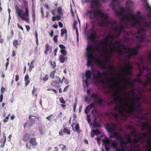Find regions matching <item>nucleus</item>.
<instances>
[{
    "label": "nucleus",
    "instance_id": "nucleus-1",
    "mask_svg": "<svg viewBox=\"0 0 151 151\" xmlns=\"http://www.w3.org/2000/svg\"><path fill=\"white\" fill-rule=\"evenodd\" d=\"M91 3L90 10H87L85 13L86 15L90 19H94L98 17H101L106 19L108 18V14L106 13L101 12L100 10L96 11L95 9L94 4L96 7L99 4L98 0H92L90 1Z\"/></svg>",
    "mask_w": 151,
    "mask_h": 151
},
{
    "label": "nucleus",
    "instance_id": "nucleus-2",
    "mask_svg": "<svg viewBox=\"0 0 151 151\" xmlns=\"http://www.w3.org/2000/svg\"><path fill=\"white\" fill-rule=\"evenodd\" d=\"M87 56L88 60L87 62V65L89 66L93 65V63L91 60L95 61L96 63L99 64L100 68L102 69L106 68V66L104 63L102 62L101 59L99 58L94 56V48L92 45H88L87 48Z\"/></svg>",
    "mask_w": 151,
    "mask_h": 151
},
{
    "label": "nucleus",
    "instance_id": "nucleus-3",
    "mask_svg": "<svg viewBox=\"0 0 151 151\" xmlns=\"http://www.w3.org/2000/svg\"><path fill=\"white\" fill-rule=\"evenodd\" d=\"M142 16L141 15V12L138 11L136 13V15L134 14L131 13L129 14H124V17L127 20H133V21L131 23V26L134 27L137 24H140V21L139 19H141Z\"/></svg>",
    "mask_w": 151,
    "mask_h": 151
},
{
    "label": "nucleus",
    "instance_id": "nucleus-4",
    "mask_svg": "<svg viewBox=\"0 0 151 151\" xmlns=\"http://www.w3.org/2000/svg\"><path fill=\"white\" fill-rule=\"evenodd\" d=\"M117 124L116 123H107L105 126V128L107 130L108 132L111 133L114 132L113 134H111L109 136L110 138H116L117 140H119L121 136L119 135L118 133L115 132V128L117 126Z\"/></svg>",
    "mask_w": 151,
    "mask_h": 151
},
{
    "label": "nucleus",
    "instance_id": "nucleus-5",
    "mask_svg": "<svg viewBox=\"0 0 151 151\" xmlns=\"http://www.w3.org/2000/svg\"><path fill=\"white\" fill-rule=\"evenodd\" d=\"M107 81L109 83H112L113 84H115V87H118V90L115 91L112 95L115 96L114 98V101H116L117 100H126V99L125 98L121 97L119 96V94L120 93V92L122 91L123 89L127 88V86H124L122 88H119L118 84L115 83V80L114 78H113L112 79H108Z\"/></svg>",
    "mask_w": 151,
    "mask_h": 151
},
{
    "label": "nucleus",
    "instance_id": "nucleus-6",
    "mask_svg": "<svg viewBox=\"0 0 151 151\" xmlns=\"http://www.w3.org/2000/svg\"><path fill=\"white\" fill-rule=\"evenodd\" d=\"M15 9L16 13L18 16L21 17L22 20L25 21L28 23H29V10L28 7L25 8V12L23 13H22L23 10L19 9V7L17 5L15 6Z\"/></svg>",
    "mask_w": 151,
    "mask_h": 151
},
{
    "label": "nucleus",
    "instance_id": "nucleus-7",
    "mask_svg": "<svg viewBox=\"0 0 151 151\" xmlns=\"http://www.w3.org/2000/svg\"><path fill=\"white\" fill-rule=\"evenodd\" d=\"M118 140L120 141V144L121 147V149L118 147L119 145V142L115 140H114L112 142L111 144V146L113 147L114 149H115L116 151H126L124 148V146L123 145L125 144L126 143L123 139L122 137L121 136L120 138H119V139Z\"/></svg>",
    "mask_w": 151,
    "mask_h": 151
},
{
    "label": "nucleus",
    "instance_id": "nucleus-8",
    "mask_svg": "<svg viewBox=\"0 0 151 151\" xmlns=\"http://www.w3.org/2000/svg\"><path fill=\"white\" fill-rule=\"evenodd\" d=\"M95 72L97 73V74L96 75L94 74L93 72L92 73V74H93V78L96 80H100L99 81H98V82L101 83L103 84H105V81L104 80L102 79V76H108L109 74V72L107 71H104L101 73L97 70H96Z\"/></svg>",
    "mask_w": 151,
    "mask_h": 151
},
{
    "label": "nucleus",
    "instance_id": "nucleus-9",
    "mask_svg": "<svg viewBox=\"0 0 151 151\" xmlns=\"http://www.w3.org/2000/svg\"><path fill=\"white\" fill-rule=\"evenodd\" d=\"M125 103V102L124 104L122 103L119 104L118 106L114 107V109L115 111H118L122 119L126 121L127 119V117L124 112V108L123 106L124 104H124Z\"/></svg>",
    "mask_w": 151,
    "mask_h": 151
},
{
    "label": "nucleus",
    "instance_id": "nucleus-10",
    "mask_svg": "<svg viewBox=\"0 0 151 151\" xmlns=\"http://www.w3.org/2000/svg\"><path fill=\"white\" fill-rule=\"evenodd\" d=\"M124 104L128 107V109L126 111L127 113L132 114L134 113L136 111L141 113L142 111L141 109L138 108V107H135L134 106H130L129 104L127 102H125Z\"/></svg>",
    "mask_w": 151,
    "mask_h": 151
},
{
    "label": "nucleus",
    "instance_id": "nucleus-11",
    "mask_svg": "<svg viewBox=\"0 0 151 151\" xmlns=\"http://www.w3.org/2000/svg\"><path fill=\"white\" fill-rule=\"evenodd\" d=\"M120 26H113L112 27V30L116 33L117 37H119L120 35L121 32L124 31V27L122 25V23H119Z\"/></svg>",
    "mask_w": 151,
    "mask_h": 151
},
{
    "label": "nucleus",
    "instance_id": "nucleus-12",
    "mask_svg": "<svg viewBox=\"0 0 151 151\" xmlns=\"http://www.w3.org/2000/svg\"><path fill=\"white\" fill-rule=\"evenodd\" d=\"M91 98L95 102L99 105H102L103 104V99L100 97V95L97 93H93L91 95Z\"/></svg>",
    "mask_w": 151,
    "mask_h": 151
},
{
    "label": "nucleus",
    "instance_id": "nucleus-13",
    "mask_svg": "<svg viewBox=\"0 0 151 151\" xmlns=\"http://www.w3.org/2000/svg\"><path fill=\"white\" fill-rule=\"evenodd\" d=\"M128 49L130 50H129L127 51L128 53L127 57L128 58H130L132 56H135L137 54L138 50L137 48H131L129 47Z\"/></svg>",
    "mask_w": 151,
    "mask_h": 151
},
{
    "label": "nucleus",
    "instance_id": "nucleus-14",
    "mask_svg": "<svg viewBox=\"0 0 151 151\" xmlns=\"http://www.w3.org/2000/svg\"><path fill=\"white\" fill-rule=\"evenodd\" d=\"M70 130L65 127L63 129H61L59 133V134L61 136H63L64 134H66L67 135H69L70 134Z\"/></svg>",
    "mask_w": 151,
    "mask_h": 151
},
{
    "label": "nucleus",
    "instance_id": "nucleus-15",
    "mask_svg": "<svg viewBox=\"0 0 151 151\" xmlns=\"http://www.w3.org/2000/svg\"><path fill=\"white\" fill-rule=\"evenodd\" d=\"M102 142L105 144V148L106 151H109V148L107 146L110 143V139L108 138H106L105 139H103L102 140Z\"/></svg>",
    "mask_w": 151,
    "mask_h": 151
},
{
    "label": "nucleus",
    "instance_id": "nucleus-16",
    "mask_svg": "<svg viewBox=\"0 0 151 151\" xmlns=\"http://www.w3.org/2000/svg\"><path fill=\"white\" fill-rule=\"evenodd\" d=\"M136 37L139 42H141L145 41V36L144 34L141 35L139 36H136Z\"/></svg>",
    "mask_w": 151,
    "mask_h": 151
},
{
    "label": "nucleus",
    "instance_id": "nucleus-17",
    "mask_svg": "<svg viewBox=\"0 0 151 151\" xmlns=\"http://www.w3.org/2000/svg\"><path fill=\"white\" fill-rule=\"evenodd\" d=\"M128 67H125L123 68V70L126 73L130 74L131 73V70L132 68V67L130 64H128Z\"/></svg>",
    "mask_w": 151,
    "mask_h": 151
},
{
    "label": "nucleus",
    "instance_id": "nucleus-18",
    "mask_svg": "<svg viewBox=\"0 0 151 151\" xmlns=\"http://www.w3.org/2000/svg\"><path fill=\"white\" fill-rule=\"evenodd\" d=\"M45 54H47L48 53H50L52 51V48L47 43L46 44L45 46Z\"/></svg>",
    "mask_w": 151,
    "mask_h": 151
},
{
    "label": "nucleus",
    "instance_id": "nucleus-19",
    "mask_svg": "<svg viewBox=\"0 0 151 151\" xmlns=\"http://www.w3.org/2000/svg\"><path fill=\"white\" fill-rule=\"evenodd\" d=\"M99 18H101L102 19H101V21L98 22V25L100 27H101L104 26V20H106L108 18H107L106 19H105L103 17H98L97 18H95L93 20V19H92V20H93V21H94L95 19H97ZM107 18H108V17Z\"/></svg>",
    "mask_w": 151,
    "mask_h": 151
},
{
    "label": "nucleus",
    "instance_id": "nucleus-20",
    "mask_svg": "<svg viewBox=\"0 0 151 151\" xmlns=\"http://www.w3.org/2000/svg\"><path fill=\"white\" fill-rule=\"evenodd\" d=\"M31 137V135L28 133H26L23 135L22 140L27 142L30 139Z\"/></svg>",
    "mask_w": 151,
    "mask_h": 151
},
{
    "label": "nucleus",
    "instance_id": "nucleus-21",
    "mask_svg": "<svg viewBox=\"0 0 151 151\" xmlns=\"http://www.w3.org/2000/svg\"><path fill=\"white\" fill-rule=\"evenodd\" d=\"M29 142L33 146H35L38 144L37 142L36 139L35 138H31L30 139Z\"/></svg>",
    "mask_w": 151,
    "mask_h": 151
},
{
    "label": "nucleus",
    "instance_id": "nucleus-22",
    "mask_svg": "<svg viewBox=\"0 0 151 151\" xmlns=\"http://www.w3.org/2000/svg\"><path fill=\"white\" fill-rule=\"evenodd\" d=\"M140 101V99L137 97H136L132 101V104L131 105H130V106H135L136 105L138 102H139Z\"/></svg>",
    "mask_w": 151,
    "mask_h": 151
},
{
    "label": "nucleus",
    "instance_id": "nucleus-23",
    "mask_svg": "<svg viewBox=\"0 0 151 151\" xmlns=\"http://www.w3.org/2000/svg\"><path fill=\"white\" fill-rule=\"evenodd\" d=\"M57 12L58 14L60 15L63 16V10L62 9L61 7L59 6L57 8Z\"/></svg>",
    "mask_w": 151,
    "mask_h": 151
},
{
    "label": "nucleus",
    "instance_id": "nucleus-24",
    "mask_svg": "<svg viewBox=\"0 0 151 151\" xmlns=\"http://www.w3.org/2000/svg\"><path fill=\"white\" fill-rule=\"evenodd\" d=\"M96 32H94L92 33L90 36V39L91 41L94 40L96 37Z\"/></svg>",
    "mask_w": 151,
    "mask_h": 151
},
{
    "label": "nucleus",
    "instance_id": "nucleus-25",
    "mask_svg": "<svg viewBox=\"0 0 151 151\" xmlns=\"http://www.w3.org/2000/svg\"><path fill=\"white\" fill-rule=\"evenodd\" d=\"M92 73L90 70H88L86 73V79H90L91 78Z\"/></svg>",
    "mask_w": 151,
    "mask_h": 151
},
{
    "label": "nucleus",
    "instance_id": "nucleus-26",
    "mask_svg": "<svg viewBox=\"0 0 151 151\" xmlns=\"http://www.w3.org/2000/svg\"><path fill=\"white\" fill-rule=\"evenodd\" d=\"M61 36L62 37L65 34V37L66 38L67 37V30L65 29H62L61 30Z\"/></svg>",
    "mask_w": 151,
    "mask_h": 151
},
{
    "label": "nucleus",
    "instance_id": "nucleus-27",
    "mask_svg": "<svg viewBox=\"0 0 151 151\" xmlns=\"http://www.w3.org/2000/svg\"><path fill=\"white\" fill-rule=\"evenodd\" d=\"M59 58L60 61L62 63H63L65 60H67L66 58L63 55H60Z\"/></svg>",
    "mask_w": 151,
    "mask_h": 151
},
{
    "label": "nucleus",
    "instance_id": "nucleus-28",
    "mask_svg": "<svg viewBox=\"0 0 151 151\" xmlns=\"http://www.w3.org/2000/svg\"><path fill=\"white\" fill-rule=\"evenodd\" d=\"M126 136L127 137V142L128 143H132V140L131 139V136L129 134H127Z\"/></svg>",
    "mask_w": 151,
    "mask_h": 151
},
{
    "label": "nucleus",
    "instance_id": "nucleus-29",
    "mask_svg": "<svg viewBox=\"0 0 151 151\" xmlns=\"http://www.w3.org/2000/svg\"><path fill=\"white\" fill-rule=\"evenodd\" d=\"M103 56L105 62L106 63H107L110 60L109 57L106 54H105Z\"/></svg>",
    "mask_w": 151,
    "mask_h": 151
},
{
    "label": "nucleus",
    "instance_id": "nucleus-30",
    "mask_svg": "<svg viewBox=\"0 0 151 151\" xmlns=\"http://www.w3.org/2000/svg\"><path fill=\"white\" fill-rule=\"evenodd\" d=\"M4 140L3 141V142H2V144H1L0 145V147L1 148H3L4 147V144H5L6 141V136L5 134H4Z\"/></svg>",
    "mask_w": 151,
    "mask_h": 151
},
{
    "label": "nucleus",
    "instance_id": "nucleus-31",
    "mask_svg": "<svg viewBox=\"0 0 151 151\" xmlns=\"http://www.w3.org/2000/svg\"><path fill=\"white\" fill-rule=\"evenodd\" d=\"M60 146L63 151H66L68 150V148H66V146L63 144H60Z\"/></svg>",
    "mask_w": 151,
    "mask_h": 151
},
{
    "label": "nucleus",
    "instance_id": "nucleus-32",
    "mask_svg": "<svg viewBox=\"0 0 151 151\" xmlns=\"http://www.w3.org/2000/svg\"><path fill=\"white\" fill-rule=\"evenodd\" d=\"M34 62V61L33 60L30 63V65L29 68V70L30 72L32 70V69L34 68V66L33 65Z\"/></svg>",
    "mask_w": 151,
    "mask_h": 151
},
{
    "label": "nucleus",
    "instance_id": "nucleus-33",
    "mask_svg": "<svg viewBox=\"0 0 151 151\" xmlns=\"http://www.w3.org/2000/svg\"><path fill=\"white\" fill-rule=\"evenodd\" d=\"M75 129L78 133H79L80 132L79 124H76L75 127Z\"/></svg>",
    "mask_w": 151,
    "mask_h": 151
},
{
    "label": "nucleus",
    "instance_id": "nucleus-34",
    "mask_svg": "<svg viewBox=\"0 0 151 151\" xmlns=\"http://www.w3.org/2000/svg\"><path fill=\"white\" fill-rule=\"evenodd\" d=\"M136 137H137V135H135L134 137V138L132 140V144L133 145H134L138 142H139L138 140V139L136 138Z\"/></svg>",
    "mask_w": 151,
    "mask_h": 151
},
{
    "label": "nucleus",
    "instance_id": "nucleus-35",
    "mask_svg": "<svg viewBox=\"0 0 151 151\" xmlns=\"http://www.w3.org/2000/svg\"><path fill=\"white\" fill-rule=\"evenodd\" d=\"M110 47L111 52H113L114 50H116L117 48H118V46H116L115 45H114L112 47Z\"/></svg>",
    "mask_w": 151,
    "mask_h": 151
},
{
    "label": "nucleus",
    "instance_id": "nucleus-36",
    "mask_svg": "<svg viewBox=\"0 0 151 151\" xmlns=\"http://www.w3.org/2000/svg\"><path fill=\"white\" fill-rule=\"evenodd\" d=\"M116 51L118 52V54L120 55H123L124 54V52L122 50H121V49H117L116 50Z\"/></svg>",
    "mask_w": 151,
    "mask_h": 151
},
{
    "label": "nucleus",
    "instance_id": "nucleus-37",
    "mask_svg": "<svg viewBox=\"0 0 151 151\" xmlns=\"http://www.w3.org/2000/svg\"><path fill=\"white\" fill-rule=\"evenodd\" d=\"M91 108L89 106H88L85 109V112L86 114H88L91 110Z\"/></svg>",
    "mask_w": 151,
    "mask_h": 151
},
{
    "label": "nucleus",
    "instance_id": "nucleus-38",
    "mask_svg": "<svg viewBox=\"0 0 151 151\" xmlns=\"http://www.w3.org/2000/svg\"><path fill=\"white\" fill-rule=\"evenodd\" d=\"M103 44H105L106 45H109L110 47H111V43H109V40L104 39V41L102 42Z\"/></svg>",
    "mask_w": 151,
    "mask_h": 151
},
{
    "label": "nucleus",
    "instance_id": "nucleus-39",
    "mask_svg": "<svg viewBox=\"0 0 151 151\" xmlns=\"http://www.w3.org/2000/svg\"><path fill=\"white\" fill-rule=\"evenodd\" d=\"M111 114H112V116H114V118L116 119V120H118V119L119 118V116L116 113H115V114H114L113 113L111 112Z\"/></svg>",
    "mask_w": 151,
    "mask_h": 151
},
{
    "label": "nucleus",
    "instance_id": "nucleus-40",
    "mask_svg": "<svg viewBox=\"0 0 151 151\" xmlns=\"http://www.w3.org/2000/svg\"><path fill=\"white\" fill-rule=\"evenodd\" d=\"M13 45L14 46H15L16 48H17V45L19 44H18V41L16 40H14L13 43Z\"/></svg>",
    "mask_w": 151,
    "mask_h": 151
},
{
    "label": "nucleus",
    "instance_id": "nucleus-41",
    "mask_svg": "<svg viewBox=\"0 0 151 151\" xmlns=\"http://www.w3.org/2000/svg\"><path fill=\"white\" fill-rule=\"evenodd\" d=\"M39 129L40 133L42 135L43 134H44V131L42 127H39Z\"/></svg>",
    "mask_w": 151,
    "mask_h": 151
},
{
    "label": "nucleus",
    "instance_id": "nucleus-42",
    "mask_svg": "<svg viewBox=\"0 0 151 151\" xmlns=\"http://www.w3.org/2000/svg\"><path fill=\"white\" fill-rule=\"evenodd\" d=\"M139 134L141 135H142L144 138L147 137H148L147 134L146 132L143 133L140 132L139 133Z\"/></svg>",
    "mask_w": 151,
    "mask_h": 151
},
{
    "label": "nucleus",
    "instance_id": "nucleus-43",
    "mask_svg": "<svg viewBox=\"0 0 151 151\" xmlns=\"http://www.w3.org/2000/svg\"><path fill=\"white\" fill-rule=\"evenodd\" d=\"M118 47L119 49H121V50H122V49H126V48L124 46V45L123 44L121 45L120 44L119 45H118Z\"/></svg>",
    "mask_w": 151,
    "mask_h": 151
},
{
    "label": "nucleus",
    "instance_id": "nucleus-44",
    "mask_svg": "<svg viewBox=\"0 0 151 151\" xmlns=\"http://www.w3.org/2000/svg\"><path fill=\"white\" fill-rule=\"evenodd\" d=\"M78 24L77 22L76 21H74L73 22V29H78L76 25Z\"/></svg>",
    "mask_w": 151,
    "mask_h": 151
},
{
    "label": "nucleus",
    "instance_id": "nucleus-45",
    "mask_svg": "<svg viewBox=\"0 0 151 151\" xmlns=\"http://www.w3.org/2000/svg\"><path fill=\"white\" fill-rule=\"evenodd\" d=\"M32 16L33 17V21L35 22V14L34 10L33 11Z\"/></svg>",
    "mask_w": 151,
    "mask_h": 151
},
{
    "label": "nucleus",
    "instance_id": "nucleus-46",
    "mask_svg": "<svg viewBox=\"0 0 151 151\" xmlns=\"http://www.w3.org/2000/svg\"><path fill=\"white\" fill-rule=\"evenodd\" d=\"M117 16H120L123 14V13L122 12H118L117 11H116L115 12Z\"/></svg>",
    "mask_w": 151,
    "mask_h": 151
},
{
    "label": "nucleus",
    "instance_id": "nucleus-47",
    "mask_svg": "<svg viewBox=\"0 0 151 151\" xmlns=\"http://www.w3.org/2000/svg\"><path fill=\"white\" fill-rule=\"evenodd\" d=\"M59 101L61 103L65 104V102L63 99V97H60L59 98Z\"/></svg>",
    "mask_w": 151,
    "mask_h": 151
},
{
    "label": "nucleus",
    "instance_id": "nucleus-48",
    "mask_svg": "<svg viewBox=\"0 0 151 151\" xmlns=\"http://www.w3.org/2000/svg\"><path fill=\"white\" fill-rule=\"evenodd\" d=\"M93 132L95 133L96 135L99 134L101 133V132L99 129H96V130H93Z\"/></svg>",
    "mask_w": 151,
    "mask_h": 151
},
{
    "label": "nucleus",
    "instance_id": "nucleus-49",
    "mask_svg": "<svg viewBox=\"0 0 151 151\" xmlns=\"http://www.w3.org/2000/svg\"><path fill=\"white\" fill-rule=\"evenodd\" d=\"M60 52L61 54L63 55L64 56H65L66 54V51L65 49H61L60 51Z\"/></svg>",
    "mask_w": 151,
    "mask_h": 151
},
{
    "label": "nucleus",
    "instance_id": "nucleus-50",
    "mask_svg": "<svg viewBox=\"0 0 151 151\" xmlns=\"http://www.w3.org/2000/svg\"><path fill=\"white\" fill-rule=\"evenodd\" d=\"M51 65H52V68H54L56 66V63L55 61H51Z\"/></svg>",
    "mask_w": 151,
    "mask_h": 151
},
{
    "label": "nucleus",
    "instance_id": "nucleus-51",
    "mask_svg": "<svg viewBox=\"0 0 151 151\" xmlns=\"http://www.w3.org/2000/svg\"><path fill=\"white\" fill-rule=\"evenodd\" d=\"M142 68L143 70H146L147 71H149L151 70V68H149L148 67L143 66Z\"/></svg>",
    "mask_w": 151,
    "mask_h": 151
},
{
    "label": "nucleus",
    "instance_id": "nucleus-52",
    "mask_svg": "<svg viewBox=\"0 0 151 151\" xmlns=\"http://www.w3.org/2000/svg\"><path fill=\"white\" fill-rule=\"evenodd\" d=\"M126 83L129 86H132V84L131 83V81L129 79H126Z\"/></svg>",
    "mask_w": 151,
    "mask_h": 151
},
{
    "label": "nucleus",
    "instance_id": "nucleus-53",
    "mask_svg": "<svg viewBox=\"0 0 151 151\" xmlns=\"http://www.w3.org/2000/svg\"><path fill=\"white\" fill-rule=\"evenodd\" d=\"M55 73V71H53L50 73V76L52 78H54V74Z\"/></svg>",
    "mask_w": 151,
    "mask_h": 151
},
{
    "label": "nucleus",
    "instance_id": "nucleus-54",
    "mask_svg": "<svg viewBox=\"0 0 151 151\" xmlns=\"http://www.w3.org/2000/svg\"><path fill=\"white\" fill-rule=\"evenodd\" d=\"M56 81L58 83H62L63 81H62L61 79L59 77H56Z\"/></svg>",
    "mask_w": 151,
    "mask_h": 151
},
{
    "label": "nucleus",
    "instance_id": "nucleus-55",
    "mask_svg": "<svg viewBox=\"0 0 151 151\" xmlns=\"http://www.w3.org/2000/svg\"><path fill=\"white\" fill-rule=\"evenodd\" d=\"M135 81H137L139 83H140L141 84H143V81L140 78H137V79H135Z\"/></svg>",
    "mask_w": 151,
    "mask_h": 151
},
{
    "label": "nucleus",
    "instance_id": "nucleus-56",
    "mask_svg": "<svg viewBox=\"0 0 151 151\" xmlns=\"http://www.w3.org/2000/svg\"><path fill=\"white\" fill-rule=\"evenodd\" d=\"M139 71L140 73L138 74H137L136 75V77L137 78H140V77L142 75V70L140 69L139 70Z\"/></svg>",
    "mask_w": 151,
    "mask_h": 151
},
{
    "label": "nucleus",
    "instance_id": "nucleus-57",
    "mask_svg": "<svg viewBox=\"0 0 151 151\" xmlns=\"http://www.w3.org/2000/svg\"><path fill=\"white\" fill-rule=\"evenodd\" d=\"M10 114H9L8 115V116H6L5 118V119H4L3 120V122L4 123H6L7 122L8 120L9 119V116H10Z\"/></svg>",
    "mask_w": 151,
    "mask_h": 151
},
{
    "label": "nucleus",
    "instance_id": "nucleus-58",
    "mask_svg": "<svg viewBox=\"0 0 151 151\" xmlns=\"http://www.w3.org/2000/svg\"><path fill=\"white\" fill-rule=\"evenodd\" d=\"M95 23V22H93V23H92V27L91 29V31L92 32H95V31H94V28Z\"/></svg>",
    "mask_w": 151,
    "mask_h": 151
},
{
    "label": "nucleus",
    "instance_id": "nucleus-59",
    "mask_svg": "<svg viewBox=\"0 0 151 151\" xmlns=\"http://www.w3.org/2000/svg\"><path fill=\"white\" fill-rule=\"evenodd\" d=\"M58 84V83L56 81H52L51 83L52 85L54 86H56Z\"/></svg>",
    "mask_w": 151,
    "mask_h": 151
},
{
    "label": "nucleus",
    "instance_id": "nucleus-60",
    "mask_svg": "<svg viewBox=\"0 0 151 151\" xmlns=\"http://www.w3.org/2000/svg\"><path fill=\"white\" fill-rule=\"evenodd\" d=\"M58 35H55L54 36L53 38V40L55 42H58Z\"/></svg>",
    "mask_w": 151,
    "mask_h": 151
},
{
    "label": "nucleus",
    "instance_id": "nucleus-61",
    "mask_svg": "<svg viewBox=\"0 0 151 151\" xmlns=\"http://www.w3.org/2000/svg\"><path fill=\"white\" fill-rule=\"evenodd\" d=\"M146 141L147 143V145L150 146V142H151V137H150V139H147Z\"/></svg>",
    "mask_w": 151,
    "mask_h": 151
},
{
    "label": "nucleus",
    "instance_id": "nucleus-62",
    "mask_svg": "<svg viewBox=\"0 0 151 151\" xmlns=\"http://www.w3.org/2000/svg\"><path fill=\"white\" fill-rule=\"evenodd\" d=\"M48 75L47 74L46 75L45 77L43 78V80L44 81H47L48 79Z\"/></svg>",
    "mask_w": 151,
    "mask_h": 151
},
{
    "label": "nucleus",
    "instance_id": "nucleus-63",
    "mask_svg": "<svg viewBox=\"0 0 151 151\" xmlns=\"http://www.w3.org/2000/svg\"><path fill=\"white\" fill-rule=\"evenodd\" d=\"M147 16L149 18L151 17V9L150 10L149 12L147 13Z\"/></svg>",
    "mask_w": 151,
    "mask_h": 151
},
{
    "label": "nucleus",
    "instance_id": "nucleus-64",
    "mask_svg": "<svg viewBox=\"0 0 151 151\" xmlns=\"http://www.w3.org/2000/svg\"><path fill=\"white\" fill-rule=\"evenodd\" d=\"M132 2L131 1L129 0L126 1V4L128 5H130L132 4Z\"/></svg>",
    "mask_w": 151,
    "mask_h": 151
}]
</instances>
